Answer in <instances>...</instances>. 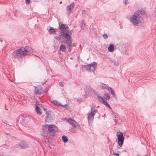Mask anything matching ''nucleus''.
<instances>
[{"label": "nucleus", "mask_w": 156, "mask_h": 156, "mask_svg": "<svg viewBox=\"0 0 156 156\" xmlns=\"http://www.w3.org/2000/svg\"><path fill=\"white\" fill-rule=\"evenodd\" d=\"M33 52L32 48L28 46L22 47L14 51L12 53V57L19 60L24 56L29 55Z\"/></svg>", "instance_id": "nucleus-1"}, {"label": "nucleus", "mask_w": 156, "mask_h": 156, "mask_svg": "<svg viewBox=\"0 0 156 156\" xmlns=\"http://www.w3.org/2000/svg\"><path fill=\"white\" fill-rule=\"evenodd\" d=\"M57 130V128L54 125L46 124L43 126L42 135L46 138H48L50 137L49 132L55 133Z\"/></svg>", "instance_id": "nucleus-2"}, {"label": "nucleus", "mask_w": 156, "mask_h": 156, "mask_svg": "<svg viewBox=\"0 0 156 156\" xmlns=\"http://www.w3.org/2000/svg\"><path fill=\"white\" fill-rule=\"evenodd\" d=\"M144 12L142 11H137L135 12L130 21L134 25H137L143 20Z\"/></svg>", "instance_id": "nucleus-3"}, {"label": "nucleus", "mask_w": 156, "mask_h": 156, "mask_svg": "<svg viewBox=\"0 0 156 156\" xmlns=\"http://www.w3.org/2000/svg\"><path fill=\"white\" fill-rule=\"evenodd\" d=\"M70 34H71V33L69 30H67L66 31L62 30L61 35L66 38V40L64 43L67 45L72 44V40Z\"/></svg>", "instance_id": "nucleus-4"}, {"label": "nucleus", "mask_w": 156, "mask_h": 156, "mask_svg": "<svg viewBox=\"0 0 156 156\" xmlns=\"http://www.w3.org/2000/svg\"><path fill=\"white\" fill-rule=\"evenodd\" d=\"M116 136L118 140V144L120 147H122L123 144L124 137L122 133L120 131L117 132Z\"/></svg>", "instance_id": "nucleus-5"}, {"label": "nucleus", "mask_w": 156, "mask_h": 156, "mask_svg": "<svg viewBox=\"0 0 156 156\" xmlns=\"http://www.w3.org/2000/svg\"><path fill=\"white\" fill-rule=\"evenodd\" d=\"M66 121L72 126L74 127H77V128L79 129H81L80 126L78 125L77 122L73 119L70 118H69Z\"/></svg>", "instance_id": "nucleus-6"}, {"label": "nucleus", "mask_w": 156, "mask_h": 156, "mask_svg": "<svg viewBox=\"0 0 156 156\" xmlns=\"http://www.w3.org/2000/svg\"><path fill=\"white\" fill-rule=\"evenodd\" d=\"M97 98L98 101L101 102L104 105H106L108 107L111 109L110 105L101 96H97Z\"/></svg>", "instance_id": "nucleus-7"}, {"label": "nucleus", "mask_w": 156, "mask_h": 156, "mask_svg": "<svg viewBox=\"0 0 156 156\" xmlns=\"http://www.w3.org/2000/svg\"><path fill=\"white\" fill-rule=\"evenodd\" d=\"M47 91H44V90H43L41 87H40V88L35 87L34 90V93L36 95H41V94H43L44 93H46Z\"/></svg>", "instance_id": "nucleus-8"}, {"label": "nucleus", "mask_w": 156, "mask_h": 156, "mask_svg": "<svg viewBox=\"0 0 156 156\" xmlns=\"http://www.w3.org/2000/svg\"><path fill=\"white\" fill-rule=\"evenodd\" d=\"M75 6V4L74 2H72L71 4L67 6L66 7L67 10L69 12V14L73 10V9Z\"/></svg>", "instance_id": "nucleus-9"}, {"label": "nucleus", "mask_w": 156, "mask_h": 156, "mask_svg": "<svg viewBox=\"0 0 156 156\" xmlns=\"http://www.w3.org/2000/svg\"><path fill=\"white\" fill-rule=\"evenodd\" d=\"M19 146L20 148H25L28 147V145L27 143L24 141H21L19 144Z\"/></svg>", "instance_id": "nucleus-10"}, {"label": "nucleus", "mask_w": 156, "mask_h": 156, "mask_svg": "<svg viewBox=\"0 0 156 156\" xmlns=\"http://www.w3.org/2000/svg\"><path fill=\"white\" fill-rule=\"evenodd\" d=\"M87 119L89 122H90L94 119L95 115L94 113H89L88 114Z\"/></svg>", "instance_id": "nucleus-11"}, {"label": "nucleus", "mask_w": 156, "mask_h": 156, "mask_svg": "<svg viewBox=\"0 0 156 156\" xmlns=\"http://www.w3.org/2000/svg\"><path fill=\"white\" fill-rule=\"evenodd\" d=\"M67 25L65 24H62L61 25H59V29L61 30V34L62 33V30H63L64 31H66L67 30H69L67 29Z\"/></svg>", "instance_id": "nucleus-12"}, {"label": "nucleus", "mask_w": 156, "mask_h": 156, "mask_svg": "<svg viewBox=\"0 0 156 156\" xmlns=\"http://www.w3.org/2000/svg\"><path fill=\"white\" fill-rule=\"evenodd\" d=\"M89 65L90 67V72L94 71L97 67V63L95 62H93Z\"/></svg>", "instance_id": "nucleus-13"}, {"label": "nucleus", "mask_w": 156, "mask_h": 156, "mask_svg": "<svg viewBox=\"0 0 156 156\" xmlns=\"http://www.w3.org/2000/svg\"><path fill=\"white\" fill-rule=\"evenodd\" d=\"M54 104L56 106H60L63 108H66L67 106V105H62L61 103L56 100H54L53 101Z\"/></svg>", "instance_id": "nucleus-14"}, {"label": "nucleus", "mask_w": 156, "mask_h": 156, "mask_svg": "<svg viewBox=\"0 0 156 156\" xmlns=\"http://www.w3.org/2000/svg\"><path fill=\"white\" fill-rule=\"evenodd\" d=\"M100 87L101 89H106L107 90H108V89L109 87L107 85L102 83H100Z\"/></svg>", "instance_id": "nucleus-15"}, {"label": "nucleus", "mask_w": 156, "mask_h": 156, "mask_svg": "<svg viewBox=\"0 0 156 156\" xmlns=\"http://www.w3.org/2000/svg\"><path fill=\"white\" fill-rule=\"evenodd\" d=\"M35 110L37 114L39 115L41 114L42 112L40 111V108L38 106H36Z\"/></svg>", "instance_id": "nucleus-16"}, {"label": "nucleus", "mask_w": 156, "mask_h": 156, "mask_svg": "<svg viewBox=\"0 0 156 156\" xmlns=\"http://www.w3.org/2000/svg\"><path fill=\"white\" fill-rule=\"evenodd\" d=\"M109 91L110 92L111 94L113 95V96L114 97L116 98V95H115V93L114 92V91L112 90V88L110 87H109L107 90Z\"/></svg>", "instance_id": "nucleus-17"}, {"label": "nucleus", "mask_w": 156, "mask_h": 156, "mask_svg": "<svg viewBox=\"0 0 156 156\" xmlns=\"http://www.w3.org/2000/svg\"><path fill=\"white\" fill-rule=\"evenodd\" d=\"M48 32L51 34H53L55 33L56 31L55 29L51 27L48 30Z\"/></svg>", "instance_id": "nucleus-18"}, {"label": "nucleus", "mask_w": 156, "mask_h": 156, "mask_svg": "<svg viewBox=\"0 0 156 156\" xmlns=\"http://www.w3.org/2000/svg\"><path fill=\"white\" fill-rule=\"evenodd\" d=\"M66 49V47L65 45L63 44H61L59 48V50L62 52L65 51Z\"/></svg>", "instance_id": "nucleus-19"}, {"label": "nucleus", "mask_w": 156, "mask_h": 156, "mask_svg": "<svg viewBox=\"0 0 156 156\" xmlns=\"http://www.w3.org/2000/svg\"><path fill=\"white\" fill-rule=\"evenodd\" d=\"M67 47L69 51V52H71L72 50V48L73 47H75V45L74 44H72L67 45Z\"/></svg>", "instance_id": "nucleus-20"}, {"label": "nucleus", "mask_w": 156, "mask_h": 156, "mask_svg": "<svg viewBox=\"0 0 156 156\" xmlns=\"http://www.w3.org/2000/svg\"><path fill=\"white\" fill-rule=\"evenodd\" d=\"M114 46L112 44H110L109 46L108 50L109 52H112L114 51Z\"/></svg>", "instance_id": "nucleus-21"}, {"label": "nucleus", "mask_w": 156, "mask_h": 156, "mask_svg": "<svg viewBox=\"0 0 156 156\" xmlns=\"http://www.w3.org/2000/svg\"><path fill=\"white\" fill-rule=\"evenodd\" d=\"M95 107V106H94V105H93L92 106V107L91 108V111L90 112L92 113H94V114H95L97 112V110H95L94 108Z\"/></svg>", "instance_id": "nucleus-22"}, {"label": "nucleus", "mask_w": 156, "mask_h": 156, "mask_svg": "<svg viewBox=\"0 0 156 156\" xmlns=\"http://www.w3.org/2000/svg\"><path fill=\"white\" fill-rule=\"evenodd\" d=\"M62 140L63 142L65 143L68 140V139L66 136H63L62 137Z\"/></svg>", "instance_id": "nucleus-23"}, {"label": "nucleus", "mask_w": 156, "mask_h": 156, "mask_svg": "<svg viewBox=\"0 0 156 156\" xmlns=\"http://www.w3.org/2000/svg\"><path fill=\"white\" fill-rule=\"evenodd\" d=\"M103 97L106 100H108L110 98L109 95L108 94H104L103 95Z\"/></svg>", "instance_id": "nucleus-24"}, {"label": "nucleus", "mask_w": 156, "mask_h": 156, "mask_svg": "<svg viewBox=\"0 0 156 156\" xmlns=\"http://www.w3.org/2000/svg\"><path fill=\"white\" fill-rule=\"evenodd\" d=\"M84 66L86 70L88 71H90V67L89 65H84Z\"/></svg>", "instance_id": "nucleus-25"}, {"label": "nucleus", "mask_w": 156, "mask_h": 156, "mask_svg": "<svg viewBox=\"0 0 156 156\" xmlns=\"http://www.w3.org/2000/svg\"><path fill=\"white\" fill-rule=\"evenodd\" d=\"M111 61L112 63L114 64L115 65L117 66L119 65V64L118 62H116V61H114V60H111Z\"/></svg>", "instance_id": "nucleus-26"}, {"label": "nucleus", "mask_w": 156, "mask_h": 156, "mask_svg": "<svg viewBox=\"0 0 156 156\" xmlns=\"http://www.w3.org/2000/svg\"><path fill=\"white\" fill-rule=\"evenodd\" d=\"M103 37L105 39H107L108 38V35L106 34H103Z\"/></svg>", "instance_id": "nucleus-27"}, {"label": "nucleus", "mask_w": 156, "mask_h": 156, "mask_svg": "<svg viewBox=\"0 0 156 156\" xmlns=\"http://www.w3.org/2000/svg\"><path fill=\"white\" fill-rule=\"evenodd\" d=\"M30 0H25V2L27 4H29L30 3Z\"/></svg>", "instance_id": "nucleus-28"}, {"label": "nucleus", "mask_w": 156, "mask_h": 156, "mask_svg": "<svg viewBox=\"0 0 156 156\" xmlns=\"http://www.w3.org/2000/svg\"><path fill=\"white\" fill-rule=\"evenodd\" d=\"M124 3L125 5H127L129 3L128 0H124Z\"/></svg>", "instance_id": "nucleus-29"}, {"label": "nucleus", "mask_w": 156, "mask_h": 156, "mask_svg": "<svg viewBox=\"0 0 156 156\" xmlns=\"http://www.w3.org/2000/svg\"><path fill=\"white\" fill-rule=\"evenodd\" d=\"M113 154L115 156H119V153H115V152L114 153H113Z\"/></svg>", "instance_id": "nucleus-30"}, {"label": "nucleus", "mask_w": 156, "mask_h": 156, "mask_svg": "<svg viewBox=\"0 0 156 156\" xmlns=\"http://www.w3.org/2000/svg\"><path fill=\"white\" fill-rule=\"evenodd\" d=\"M46 115H47V117L46 118V119L48 120V116L49 114L47 112H46Z\"/></svg>", "instance_id": "nucleus-31"}, {"label": "nucleus", "mask_w": 156, "mask_h": 156, "mask_svg": "<svg viewBox=\"0 0 156 156\" xmlns=\"http://www.w3.org/2000/svg\"><path fill=\"white\" fill-rule=\"evenodd\" d=\"M59 85L61 86L62 87H63V85L62 83V82H60L59 83Z\"/></svg>", "instance_id": "nucleus-32"}, {"label": "nucleus", "mask_w": 156, "mask_h": 156, "mask_svg": "<svg viewBox=\"0 0 156 156\" xmlns=\"http://www.w3.org/2000/svg\"><path fill=\"white\" fill-rule=\"evenodd\" d=\"M84 11H85V10H83V11H82V13H83H83L84 12Z\"/></svg>", "instance_id": "nucleus-33"}, {"label": "nucleus", "mask_w": 156, "mask_h": 156, "mask_svg": "<svg viewBox=\"0 0 156 156\" xmlns=\"http://www.w3.org/2000/svg\"><path fill=\"white\" fill-rule=\"evenodd\" d=\"M83 25H84V26L85 25V24L84 23H83L82 24V26H83Z\"/></svg>", "instance_id": "nucleus-34"}, {"label": "nucleus", "mask_w": 156, "mask_h": 156, "mask_svg": "<svg viewBox=\"0 0 156 156\" xmlns=\"http://www.w3.org/2000/svg\"><path fill=\"white\" fill-rule=\"evenodd\" d=\"M43 109H44V111H46V109H45V108H43Z\"/></svg>", "instance_id": "nucleus-35"}, {"label": "nucleus", "mask_w": 156, "mask_h": 156, "mask_svg": "<svg viewBox=\"0 0 156 156\" xmlns=\"http://www.w3.org/2000/svg\"><path fill=\"white\" fill-rule=\"evenodd\" d=\"M62 3V2H60V4H61V3Z\"/></svg>", "instance_id": "nucleus-36"}, {"label": "nucleus", "mask_w": 156, "mask_h": 156, "mask_svg": "<svg viewBox=\"0 0 156 156\" xmlns=\"http://www.w3.org/2000/svg\"><path fill=\"white\" fill-rule=\"evenodd\" d=\"M80 48H81V45H80Z\"/></svg>", "instance_id": "nucleus-37"}, {"label": "nucleus", "mask_w": 156, "mask_h": 156, "mask_svg": "<svg viewBox=\"0 0 156 156\" xmlns=\"http://www.w3.org/2000/svg\"><path fill=\"white\" fill-rule=\"evenodd\" d=\"M0 41H1V42L2 41V40H0Z\"/></svg>", "instance_id": "nucleus-38"}]
</instances>
